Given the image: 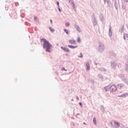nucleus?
I'll list each match as a JSON object with an SVG mask.
<instances>
[{
	"label": "nucleus",
	"mask_w": 128,
	"mask_h": 128,
	"mask_svg": "<svg viewBox=\"0 0 128 128\" xmlns=\"http://www.w3.org/2000/svg\"><path fill=\"white\" fill-rule=\"evenodd\" d=\"M109 36H112V26L110 25L109 26V32H108Z\"/></svg>",
	"instance_id": "obj_11"
},
{
	"label": "nucleus",
	"mask_w": 128,
	"mask_h": 128,
	"mask_svg": "<svg viewBox=\"0 0 128 128\" xmlns=\"http://www.w3.org/2000/svg\"><path fill=\"white\" fill-rule=\"evenodd\" d=\"M86 72H88L90 70V62H87L86 64Z\"/></svg>",
	"instance_id": "obj_10"
},
{
	"label": "nucleus",
	"mask_w": 128,
	"mask_h": 128,
	"mask_svg": "<svg viewBox=\"0 0 128 128\" xmlns=\"http://www.w3.org/2000/svg\"><path fill=\"white\" fill-rule=\"evenodd\" d=\"M120 32H124V25L123 24L120 30H119Z\"/></svg>",
	"instance_id": "obj_17"
},
{
	"label": "nucleus",
	"mask_w": 128,
	"mask_h": 128,
	"mask_svg": "<svg viewBox=\"0 0 128 128\" xmlns=\"http://www.w3.org/2000/svg\"><path fill=\"white\" fill-rule=\"evenodd\" d=\"M84 124H86V122H84Z\"/></svg>",
	"instance_id": "obj_48"
},
{
	"label": "nucleus",
	"mask_w": 128,
	"mask_h": 128,
	"mask_svg": "<svg viewBox=\"0 0 128 128\" xmlns=\"http://www.w3.org/2000/svg\"><path fill=\"white\" fill-rule=\"evenodd\" d=\"M110 56L112 57L116 56V53H114V52L110 51Z\"/></svg>",
	"instance_id": "obj_12"
},
{
	"label": "nucleus",
	"mask_w": 128,
	"mask_h": 128,
	"mask_svg": "<svg viewBox=\"0 0 128 128\" xmlns=\"http://www.w3.org/2000/svg\"><path fill=\"white\" fill-rule=\"evenodd\" d=\"M110 92H116V86L114 84L110 86Z\"/></svg>",
	"instance_id": "obj_4"
},
{
	"label": "nucleus",
	"mask_w": 128,
	"mask_h": 128,
	"mask_svg": "<svg viewBox=\"0 0 128 128\" xmlns=\"http://www.w3.org/2000/svg\"><path fill=\"white\" fill-rule=\"evenodd\" d=\"M76 100H80V98H78V96H76Z\"/></svg>",
	"instance_id": "obj_40"
},
{
	"label": "nucleus",
	"mask_w": 128,
	"mask_h": 128,
	"mask_svg": "<svg viewBox=\"0 0 128 128\" xmlns=\"http://www.w3.org/2000/svg\"><path fill=\"white\" fill-rule=\"evenodd\" d=\"M92 20L93 25L96 26V24H98V21L96 20V17H94V14H93L92 16Z\"/></svg>",
	"instance_id": "obj_5"
},
{
	"label": "nucleus",
	"mask_w": 128,
	"mask_h": 128,
	"mask_svg": "<svg viewBox=\"0 0 128 128\" xmlns=\"http://www.w3.org/2000/svg\"><path fill=\"white\" fill-rule=\"evenodd\" d=\"M68 48H78V46H72V45H68Z\"/></svg>",
	"instance_id": "obj_21"
},
{
	"label": "nucleus",
	"mask_w": 128,
	"mask_h": 128,
	"mask_svg": "<svg viewBox=\"0 0 128 128\" xmlns=\"http://www.w3.org/2000/svg\"><path fill=\"white\" fill-rule=\"evenodd\" d=\"M110 124H112V126H114V128H118L120 126V122H116L114 120L110 122Z\"/></svg>",
	"instance_id": "obj_3"
},
{
	"label": "nucleus",
	"mask_w": 128,
	"mask_h": 128,
	"mask_svg": "<svg viewBox=\"0 0 128 128\" xmlns=\"http://www.w3.org/2000/svg\"><path fill=\"white\" fill-rule=\"evenodd\" d=\"M122 10H126V6L124 4H122Z\"/></svg>",
	"instance_id": "obj_26"
},
{
	"label": "nucleus",
	"mask_w": 128,
	"mask_h": 128,
	"mask_svg": "<svg viewBox=\"0 0 128 128\" xmlns=\"http://www.w3.org/2000/svg\"><path fill=\"white\" fill-rule=\"evenodd\" d=\"M120 78H124V74H121L120 75H119Z\"/></svg>",
	"instance_id": "obj_35"
},
{
	"label": "nucleus",
	"mask_w": 128,
	"mask_h": 128,
	"mask_svg": "<svg viewBox=\"0 0 128 128\" xmlns=\"http://www.w3.org/2000/svg\"><path fill=\"white\" fill-rule=\"evenodd\" d=\"M98 78H100V80H102V82H104V76L102 75V74H98Z\"/></svg>",
	"instance_id": "obj_19"
},
{
	"label": "nucleus",
	"mask_w": 128,
	"mask_h": 128,
	"mask_svg": "<svg viewBox=\"0 0 128 128\" xmlns=\"http://www.w3.org/2000/svg\"><path fill=\"white\" fill-rule=\"evenodd\" d=\"M72 102H74V99H72L71 100Z\"/></svg>",
	"instance_id": "obj_45"
},
{
	"label": "nucleus",
	"mask_w": 128,
	"mask_h": 128,
	"mask_svg": "<svg viewBox=\"0 0 128 128\" xmlns=\"http://www.w3.org/2000/svg\"><path fill=\"white\" fill-rule=\"evenodd\" d=\"M124 82H126V84L128 86V80H127L126 79H124Z\"/></svg>",
	"instance_id": "obj_32"
},
{
	"label": "nucleus",
	"mask_w": 128,
	"mask_h": 128,
	"mask_svg": "<svg viewBox=\"0 0 128 128\" xmlns=\"http://www.w3.org/2000/svg\"><path fill=\"white\" fill-rule=\"evenodd\" d=\"M41 40H42L44 42L43 43V48L45 50L46 52H52V51L50 50V48H52V45L50 44V42L48 40L44 38L41 39Z\"/></svg>",
	"instance_id": "obj_1"
},
{
	"label": "nucleus",
	"mask_w": 128,
	"mask_h": 128,
	"mask_svg": "<svg viewBox=\"0 0 128 128\" xmlns=\"http://www.w3.org/2000/svg\"><path fill=\"white\" fill-rule=\"evenodd\" d=\"M77 42H80V38H78L77 40Z\"/></svg>",
	"instance_id": "obj_34"
},
{
	"label": "nucleus",
	"mask_w": 128,
	"mask_h": 128,
	"mask_svg": "<svg viewBox=\"0 0 128 128\" xmlns=\"http://www.w3.org/2000/svg\"><path fill=\"white\" fill-rule=\"evenodd\" d=\"M65 72H66V69H64V70Z\"/></svg>",
	"instance_id": "obj_46"
},
{
	"label": "nucleus",
	"mask_w": 128,
	"mask_h": 128,
	"mask_svg": "<svg viewBox=\"0 0 128 128\" xmlns=\"http://www.w3.org/2000/svg\"><path fill=\"white\" fill-rule=\"evenodd\" d=\"M100 19L101 20V22H103L104 18V15H102V14H100Z\"/></svg>",
	"instance_id": "obj_23"
},
{
	"label": "nucleus",
	"mask_w": 128,
	"mask_h": 128,
	"mask_svg": "<svg viewBox=\"0 0 128 128\" xmlns=\"http://www.w3.org/2000/svg\"><path fill=\"white\" fill-rule=\"evenodd\" d=\"M64 32L66 33V34H70V32H68V30L67 29H64Z\"/></svg>",
	"instance_id": "obj_27"
},
{
	"label": "nucleus",
	"mask_w": 128,
	"mask_h": 128,
	"mask_svg": "<svg viewBox=\"0 0 128 128\" xmlns=\"http://www.w3.org/2000/svg\"><path fill=\"white\" fill-rule=\"evenodd\" d=\"M124 2H128V0H124Z\"/></svg>",
	"instance_id": "obj_42"
},
{
	"label": "nucleus",
	"mask_w": 128,
	"mask_h": 128,
	"mask_svg": "<svg viewBox=\"0 0 128 128\" xmlns=\"http://www.w3.org/2000/svg\"><path fill=\"white\" fill-rule=\"evenodd\" d=\"M71 6H72L73 8H75V6H76V4H74V2L71 3Z\"/></svg>",
	"instance_id": "obj_29"
},
{
	"label": "nucleus",
	"mask_w": 128,
	"mask_h": 128,
	"mask_svg": "<svg viewBox=\"0 0 128 128\" xmlns=\"http://www.w3.org/2000/svg\"><path fill=\"white\" fill-rule=\"evenodd\" d=\"M50 22L51 24H52V20H50Z\"/></svg>",
	"instance_id": "obj_43"
},
{
	"label": "nucleus",
	"mask_w": 128,
	"mask_h": 128,
	"mask_svg": "<svg viewBox=\"0 0 128 128\" xmlns=\"http://www.w3.org/2000/svg\"><path fill=\"white\" fill-rule=\"evenodd\" d=\"M65 70L64 68H61V70Z\"/></svg>",
	"instance_id": "obj_41"
},
{
	"label": "nucleus",
	"mask_w": 128,
	"mask_h": 128,
	"mask_svg": "<svg viewBox=\"0 0 128 128\" xmlns=\"http://www.w3.org/2000/svg\"><path fill=\"white\" fill-rule=\"evenodd\" d=\"M116 66H118V64H116V62H112L111 63V68L113 70H116Z\"/></svg>",
	"instance_id": "obj_6"
},
{
	"label": "nucleus",
	"mask_w": 128,
	"mask_h": 128,
	"mask_svg": "<svg viewBox=\"0 0 128 128\" xmlns=\"http://www.w3.org/2000/svg\"><path fill=\"white\" fill-rule=\"evenodd\" d=\"M125 70L128 72V63L125 64Z\"/></svg>",
	"instance_id": "obj_25"
},
{
	"label": "nucleus",
	"mask_w": 128,
	"mask_h": 128,
	"mask_svg": "<svg viewBox=\"0 0 128 128\" xmlns=\"http://www.w3.org/2000/svg\"><path fill=\"white\" fill-rule=\"evenodd\" d=\"M100 110L102 112H103V114H104V112H105V108H104V106H100Z\"/></svg>",
	"instance_id": "obj_20"
},
{
	"label": "nucleus",
	"mask_w": 128,
	"mask_h": 128,
	"mask_svg": "<svg viewBox=\"0 0 128 128\" xmlns=\"http://www.w3.org/2000/svg\"><path fill=\"white\" fill-rule=\"evenodd\" d=\"M70 4L74 3V0H68Z\"/></svg>",
	"instance_id": "obj_33"
},
{
	"label": "nucleus",
	"mask_w": 128,
	"mask_h": 128,
	"mask_svg": "<svg viewBox=\"0 0 128 128\" xmlns=\"http://www.w3.org/2000/svg\"><path fill=\"white\" fill-rule=\"evenodd\" d=\"M123 86H124V84H118V87L120 88V90L122 88Z\"/></svg>",
	"instance_id": "obj_16"
},
{
	"label": "nucleus",
	"mask_w": 128,
	"mask_h": 128,
	"mask_svg": "<svg viewBox=\"0 0 128 128\" xmlns=\"http://www.w3.org/2000/svg\"><path fill=\"white\" fill-rule=\"evenodd\" d=\"M68 42H70V44H76V40H68Z\"/></svg>",
	"instance_id": "obj_18"
},
{
	"label": "nucleus",
	"mask_w": 128,
	"mask_h": 128,
	"mask_svg": "<svg viewBox=\"0 0 128 128\" xmlns=\"http://www.w3.org/2000/svg\"><path fill=\"white\" fill-rule=\"evenodd\" d=\"M38 20V18H36V16L34 17V20Z\"/></svg>",
	"instance_id": "obj_38"
},
{
	"label": "nucleus",
	"mask_w": 128,
	"mask_h": 128,
	"mask_svg": "<svg viewBox=\"0 0 128 128\" xmlns=\"http://www.w3.org/2000/svg\"><path fill=\"white\" fill-rule=\"evenodd\" d=\"M70 26V24L68 22H66V26H67V28H68V26Z\"/></svg>",
	"instance_id": "obj_30"
},
{
	"label": "nucleus",
	"mask_w": 128,
	"mask_h": 128,
	"mask_svg": "<svg viewBox=\"0 0 128 128\" xmlns=\"http://www.w3.org/2000/svg\"><path fill=\"white\" fill-rule=\"evenodd\" d=\"M58 11L60 12H62V10H60V6L58 7Z\"/></svg>",
	"instance_id": "obj_37"
},
{
	"label": "nucleus",
	"mask_w": 128,
	"mask_h": 128,
	"mask_svg": "<svg viewBox=\"0 0 128 128\" xmlns=\"http://www.w3.org/2000/svg\"><path fill=\"white\" fill-rule=\"evenodd\" d=\"M62 50L65 52H70V49L68 48H66V47L61 46Z\"/></svg>",
	"instance_id": "obj_9"
},
{
	"label": "nucleus",
	"mask_w": 128,
	"mask_h": 128,
	"mask_svg": "<svg viewBox=\"0 0 128 128\" xmlns=\"http://www.w3.org/2000/svg\"><path fill=\"white\" fill-rule=\"evenodd\" d=\"M98 70L102 72H106V68H102V67L100 68H98Z\"/></svg>",
	"instance_id": "obj_14"
},
{
	"label": "nucleus",
	"mask_w": 128,
	"mask_h": 128,
	"mask_svg": "<svg viewBox=\"0 0 128 128\" xmlns=\"http://www.w3.org/2000/svg\"><path fill=\"white\" fill-rule=\"evenodd\" d=\"M80 56H78V58H84V54L82 52L80 53Z\"/></svg>",
	"instance_id": "obj_31"
},
{
	"label": "nucleus",
	"mask_w": 128,
	"mask_h": 128,
	"mask_svg": "<svg viewBox=\"0 0 128 128\" xmlns=\"http://www.w3.org/2000/svg\"><path fill=\"white\" fill-rule=\"evenodd\" d=\"M94 64L96 66V64H96V62H94Z\"/></svg>",
	"instance_id": "obj_44"
},
{
	"label": "nucleus",
	"mask_w": 128,
	"mask_h": 128,
	"mask_svg": "<svg viewBox=\"0 0 128 128\" xmlns=\"http://www.w3.org/2000/svg\"><path fill=\"white\" fill-rule=\"evenodd\" d=\"M104 90H105L106 92H108L110 90V85L106 86L104 88Z\"/></svg>",
	"instance_id": "obj_13"
},
{
	"label": "nucleus",
	"mask_w": 128,
	"mask_h": 128,
	"mask_svg": "<svg viewBox=\"0 0 128 128\" xmlns=\"http://www.w3.org/2000/svg\"><path fill=\"white\" fill-rule=\"evenodd\" d=\"M104 4L107 3L108 6L110 8V5L112 4V2H110V0H104Z\"/></svg>",
	"instance_id": "obj_8"
},
{
	"label": "nucleus",
	"mask_w": 128,
	"mask_h": 128,
	"mask_svg": "<svg viewBox=\"0 0 128 128\" xmlns=\"http://www.w3.org/2000/svg\"><path fill=\"white\" fill-rule=\"evenodd\" d=\"M78 114H76V116H78Z\"/></svg>",
	"instance_id": "obj_47"
},
{
	"label": "nucleus",
	"mask_w": 128,
	"mask_h": 128,
	"mask_svg": "<svg viewBox=\"0 0 128 128\" xmlns=\"http://www.w3.org/2000/svg\"><path fill=\"white\" fill-rule=\"evenodd\" d=\"M93 122L94 124H96V118H94Z\"/></svg>",
	"instance_id": "obj_28"
},
{
	"label": "nucleus",
	"mask_w": 128,
	"mask_h": 128,
	"mask_svg": "<svg viewBox=\"0 0 128 128\" xmlns=\"http://www.w3.org/2000/svg\"><path fill=\"white\" fill-rule=\"evenodd\" d=\"M106 128H108V127H106Z\"/></svg>",
	"instance_id": "obj_49"
},
{
	"label": "nucleus",
	"mask_w": 128,
	"mask_h": 128,
	"mask_svg": "<svg viewBox=\"0 0 128 128\" xmlns=\"http://www.w3.org/2000/svg\"><path fill=\"white\" fill-rule=\"evenodd\" d=\"M79 106H82V102H80Z\"/></svg>",
	"instance_id": "obj_39"
},
{
	"label": "nucleus",
	"mask_w": 128,
	"mask_h": 128,
	"mask_svg": "<svg viewBox=\"0 0 128 128\" xmlns=\"http://www.w3.org/2000/svg\"><path fill=\"white\" fill-rule=\"evenodd\" d=\"M75 28L78 32L80 33L82 32V30H80V26L78 25H77L76 24H74Z\"/></svg>",
	"instance_id": "obj_7"
},
{
	"label": "nucleus",
	"mask_w": 128,
	"mask_h": 128,
	"mask_svg": "<svg viewBox=\"0 0 128 128\" xmlns=\"http://www.w3.org/2000/svg\"><path fill=\"white\" fill-rule=\"evenodd\" d=\"M114 6L116 10H118V3L116 2V0H114Z\"/></svg>",
	"instance_id": "obj_22"
},
{
	"label": "nucleus",
	"mask_w": 128,
	"mask_h": 128,
	"mask_svg": "<svg viewBox=\"0 0 128 128\" xmlns=\"http://www.w3.org/2000/svg\"><path fill=\"white\" fill-rule=\"evenodd\" d=\"M104 44L101 42H98V52H104Z\"/></svg>",
	"instance_id": "obj_2"
},
{
	"label": "nucleus",
	"mask_w": 128,
	"mask_h": 128,
	"mask_svg": "<svg viewBox=\"0 0 128 128\" xmlns=\"http://www.w3.org/2000/svg\"><path fill=\"white\" fill-rule=\"evenodd\" d=\"M56 4H57L58 8H59V6H60V2H57Z\"/></svg>",
	"instance_id": "obj_36"
},
{
	"label": "nucleus",
	"mask_w": 128,
	"mask_h": 128,
	"mask_svg": "<svg viewBox=\"0 0 128 128\" xmlns=\"http://www.w3.org/2000/svg\"><path fill=\"white\" fill-rule=\"evenodd\" d=\"M49 29H50V31L51 32H54V29L52 26H50L49 28Z\"/></svg>",
	"instance_id": "obj_24"
},
{
	"label": "nucleus",
	"mask_w": 128,
	"mask_h": 128,
	"mask_svg": "<svg viewBox=\"0 0 128 128\" xmlns=\"http://www.w3.org/2000/svg\"><path fill=\"white\" fill-rule=\"evenodd\" d=\"M128 93H124L122 95H120L118 96V98H126V96H128Z\"/></svg>",
	"instance_id": "obj_15"
}]
</instances>
